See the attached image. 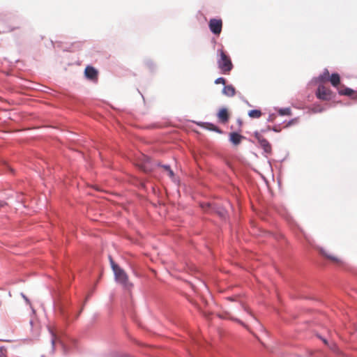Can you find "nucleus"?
Here are the masks:
<instances>
[{"label":"nucleus","mask_w":357,"mask_h":357,"mask_svg":"<svg viewBox=\"0 0 357 357\" xmlns=\"http://www.w3.org/2000/svg\"><path fill=\"white\" fill-rule=\"evenodd\" d=\"M58 342H59V344H61V346L62 347L63 354H66V355L68 354L69 351L70 350V347H68L66 344H65L60 339L58 340Z\"/></svg>","instance_id":"nucleus-23"},{"label":"nucleus","mask_w":357,"mask_h":357,"mask_svg":"<svg viewBox=\"0 0 357 357\" xmlns=\"http://www.w3.org/2000/svg\"><path fill=\"white\" fill-rule=\"evenodd\" d=\"M260 131H261V134H263V133H266L268 131H271V130H267V127H266V128L261 129Z\"/></svg>","instance_id":"nucleus-35"},{"label":"nucleus","mask_w":357,"mask_h":357,"mask_svg":"<svg viewBox=\"0 0 357 357\" xmlns=\"http://www.w3.org/2000/svg\"><path fill=\"white\" fill-rule=\"evenodd\" d=\"M59 311H60L61 314L63 317V318H65V319L68 318L70 312H69L68 310L64 305H62L59 307Z\"/></svg>","instance_id":"nucleus-21"},{"label":"nucleus","mask_w":357,"mask_h":357,"mask_svg":"<svg viewBox=\"0 0 357 357\" xmlns=\"http://www.w3.org/2000/svg\"><path fill=\"white\" fill-rule=\"evenodd\" d=\"M121 357H132V356L127 355V354H123V355H121Z\"/></svg>","instance_id":"nucleus-38"},{"label":"nucleus","mask_w":357,"mask_h":357,"mask_svg":"<svg viewBox=\"0 0 357 357\" xmlns=\"http://www.w3.org/2000/svg\"><path fill=\"white\" fill-rule=\"evenodd\" d=\"M217 118L218 119L219 121L222 123H226L229 120V113L227 109V108L223 107L219 109L218 112H217Z\"/></svg>","instance_id":"nucleus-7"},{"label":"nucleus","mask_w":357,"mask_h":357,"mask_svg":"<svg viewBox=\"0 0 357 357\" xmlns=\"http://www.w3.org/2000/svg\"><path fill=\"white\" fill-rule=\"evenodd\" d=\"M258 143L259 146L263 149L264 153L271 154L272 153V146L266 138L261 139V141Z\"/></svg>","instance_id":"nucleus-10"},{"label":"nucleus","mask_w":357,"mask_h":357,"mask_svg":"<svg viewBox=\"0 0 357 357\" xmlns=\"http://www.w3.org/2000/svg\"><path fill=\"white\" fill-rule=\"evenodd\" d=\"M144 63L151 72H154L156 70V65L152 59L146 58L144 60Z\"/></svg>","instance_id":"nucleus-14"},{"label":"nucleus","mask_w":357,"mask_h":357,"mask_svg":"<svg viewBox=\"0 0 357 357\" xmlns=\"http://www.w3.org/2000/svg\"><path fill=\"white\" fill-rule=\"evenodd\" d=\"M254 136L256 138V139L257 140V142H259V141H261V139H264V137L261 135V131H255L254 132Z\"/></svg>","instance_id":"nucleus-27"},{"label":"nucleus","mask_w":357,"mask_h":357,"mask_svg":"<svg viewBox=\"0 0 357 357\" xmlns=\"http://www.w3.org/2000/svg\"><path fill=\"white\" fill-rule=\"evenodd\" d=\"M3 202H1V201H0V208H1V207H2V206H3Z\"/></svg>","instance_id":"nucleus-41"},{"label":"nucleus","mask_w":357,"mask_h":357,"mask_svg":"<svg viewBox=\"0 0 357 357\" xmlns=\"http://www.w3.org/2000/svg\"><path fill=\"white\" fill-rule=\"evenodd\" d=\"M326 110V108L319 104H314L310 109L312 113H321Z\"/></svg>","instance_id":"nucleus-18"},{"label":"nucleus","mask_w":357,"mask_h":357,"mask_svg":"<svg viewBox=\"0 0 357 357\" xmlns=\"http://www.w3.org/2000/svg\"><path fill=\"white\" fill-rule=\"evenodd\" d=\"M222 93L227 97H233L236 94V89L232 84L225 85Z\"/></svg>","instance_id":"nucleus-11"},{"label":"nucleus","mask_w":357,"mask_h":357,"mask_svg":"<svg viewBox=\"0 0 357 357\" xmlns=\"http://www.w3.org/2000/svg\"><path fill=\"white\" fill-rule=\"evenodd\" d=\"M275 110H277L278 114L280 116H291V110L290 107H282V108H275Z\"/></svg>","instance_id":"nucleus-16"},{"label":"nucleus","mask_w":357,"mask_h":357,"mask_svg":"<svg viewBox=\"0 0 357 357\" xmlns=\"http://www.w3.org/2000/svg\"><path fill=\"white\" fill-rule=\"evenodd\" d=\"M41 357H45V355H42Z\"/></svg>","instance_id":"nucleus-43"},{"label":"nucleus","mask_w":357,"mask_h":357,"mask_svg":"<svg viewBox=\"0 0 357 357\" xmlns=\"http://www.w3.org/2000/svg\"><path fill=\"white\" fill-rule=\"evenodd\" d=\"M4 347H0V357L3 356Z\"/></svg>","instance_id":"nucleus-33"},{"label":"nucleus","mask_w":357,"mask_h":357,"mask_svg":"<svg viewBox=\"0 0 357 357\" xmlns=\"http://www.w3.org/2000/svg\"><path fill=\"white\" fill-rule=\"evenodd\" d=\"M109 260L111 268L114 273L115 272V271H117L118 269L121 268V267L113 261L111 257H109Z\"/></svg>","instance_id":"nucleus-24"},{"label":"nucleus","mask_w":357,"mask_h":357,"mask_svg":"<svg viewBox=\"0 0 357 357\" xmlns=\"http://www.w3.org/2000/svg\"><path fill=\"white\" fill-rule=\"evenodd\" d=\"M330 76L329 71L325 68L324 72L317 77V79H321L322 82H326L328 80Z\"/></svg>","instance_id":"nucleus-20"},{"label":"nucleus","mask_w":357,"mask_h":357,"mask_svg":"<svg viewBox=\"0 0 357 357\" xmlns=\"http://www.w3.org/2000/svg\"><path fill=\"white\" fill-rule=\"evenodd\" d=\"M204 124L206 125V128L208 130H211V131H214L217 133H222V130L218 127L215 124L213 123H209V122H206V123H203Z\"/></svg>","instance_id":"nucleus-15"},{"label":"nucleus","mask_w":357,"mask_h":357,"mask_svg":"<svg viewBox=\"0 0 357 357\" xmlns=\"http://www.w3.org/2000/svg\"><path fill=\"white\" fill-rule=\"evenodd\" d=\"M355 98H356V100H357V97H356Z\"/></svg>","instance_id":"nucleus-44"},{"label":"nucleus","mask_w":357,"mask_h":357,"mask_svg":"<svg viewBox=\"0 0 357 357\" xmlns=\"http://www.w3.org/2000/svg\"><path fill=\"white\" fill-rule=\"evenodd\" d=\"M217 64L222 74H228L234 68L229 55L222 49L217 50Z\"/></svg>","instance_id":"nucleus-1"},{"label":"nucleus","mask_w":357,"mask_h":357,"mask_svg":"<svg viewBox=\"0 0 357 357\" xmlns=\"http://www.w3.org/2000/svg\"><path fill=\"white\" fill-rule=\"evenodd\" d=\"M267 130H271L275 132H280L281 131V128H280L279 126H267Z\"/></svg>","instance_id":"nucleus-25"},{"label":"nucleus","mask_w":357,"mask_h":357,"mask_svg":"<svg viewBox=\"0 0 357 357\" xmlns=\"http://www.w3.org/2000/svg\"><path fill=\"white\" fill-rule=\"evenodd\" d=\"M115 280L124 287L128 288L129 286L128 276L123 268H119L114 273Z\"/></svg>","instance_id":"nucleus-5"},{"label":"nucleus","mask_w":357,"mask_h":357,"mask_svg":"<svg viewBox=\"0 0 357 357\" xmlns=\"http://www.w3.org/2000/svg\"><path fill=\"white\" fill-rule=\"evenodd\" d=\"M298 121V118H294V119H292L291 120H289L287 123V125H286V127H289L291 126H292L293 124L296 123V122Z\"/></svg>","instance_id":"nucleus-29"},{"label":"nucleus","mask_w":357,"mask_h":357,"mask_svg":"<svg viewBox=\"0 0 357 357\" xmlns=\"http://www.w3.org/2000/svg\"><path fill=\"white\" fill-rule=\"evenodd\" d=\"M315 95L318 99L321 100H331L335 96L331 90L326 89L322 84H319Z\"/></svg>","instance_id":"nucleus-3"},{"label":"nucleus","mask_w":357,"mask_h":357,"mask_svg":"<svg viewBox=\"0 0 357 357\" xmlns=\"http://www.w3.org/2000/svg\"><path fill=\"white\" fill-rule=\"evenodd\" d=\"M22 297L24 298V300H25L27 303H29V299L27 298V297H26V296H25V295H24L23 294H22Z\"/></svg>","instance_id":"nucleus-37"},{"label":"nucleus","mask_w":357,"mask_h":357,"mask_svg":"<svg viewBox=\"0 0 357 357\" xmlns=\"http://www.w3.org/2000/svg\"><path fill=\"white\" fill-rule=\"evenodd\" d=\"M30 324L32 325L33 324V321H30Z\"/></svg>","instance_id":"nucleus-42"},{"label":"nucleus","mask_w":357,"mask_h":357,"mask_svg":"<svg viewBox=\"0 0 357 357\" xmlns=\"http://www.w3.org/2000/svg\"><path fill=\"white\" fill-rule=\"evenodd\" d=\"M320 253H321L323 256L326 257L327 259H328L331 260V261H333V262H335V263H340V260L338 258H337L336 257H334V256H333V255H328V254H326V252H325V250H324V249H322V248L320 250Z\"/></svg>","instance_id":"nucleus-19"},{"label":"nucleus","mask_w":357,"mask_h":357,"mask_svg":"<svg viewBox=\"0 0 357 357\" xmlns=\"http://www.w3.org/2000/svg\"><path fill=\"white\" fill-rule=\"evenodd\" d=\"M214 83L215 84H222L225 86V85H226V79H225V78H224L222 77H220L215 80Z\"/></svg>","instance_id":"nucleus-26"},{"label":"nucleus","mask_w":357,"mask_h":357,"mask_svg":"<svg viewBox=\"0 0 357 357\" xmlns=\"http://www.w3.org/2000/svg\"><path fill=\"white\" fill-rule=\"evenodd\" d=\"M321 82H323L322 81H321V79H317V77H313L309 82V84L310 85H313V84H321Z\"/></svg>","instance_id":"nucleus-28"},{"label":"nucleus","mask_w":357,"mask_h":357,"mask_svg":"<svg viewBox=\"0 0 357 357\" xmlns=\"http://www.w3.org/2000/svg\"><path fill=\"white\" fill-rule=\"evenodd\" d=\"M84 74L87 79L93 82H98V71L93 66H87L84 69Z\"/></svg>","instance_id":"nucleus-6"},{"label":"nucleus","mask_w":357,"mask_h":357,"mask_svg":"<svg viewBox=\"0 0 357 357\" xmlns=\"http://www.w3.org/2000/svg\"><path fill=\"white\" fill-rule=\"evenodd\" d=\"M140 169L146 173L150 172L153 169V165L151 163L150 158H145L144 162L142 164Z\"/></svg>","instance_id":"nucleus-13"},{"label":"nucleus","mask_w":357,"mask_h":357,"mask_svg":"<svg viewBox=\"0 0 357 357\" xmlns=\"http://www.w3.org/2000/svg\"><path fill=\"white\" fill-rule=\"evenodd\" d=\"M241 99H242V100H243L245 104H247L249 107H251V106H252L246 99H245L244 98H242Z\"/></svg>","instance_id":"nucleus-36"},{"label":"nucleus","mask_w":357,"mask_h":357,"mask_svg":"<svg viewBox=\"0 0 357 357\" xmlns=\"http://www.w3.org/2000/svg\"><path fill=\"white\" fill-rule=\"evenodd\" d=\"M210 31L215 36H220L222 29V20L220 18H212L208 22Z\"/></svg>","instance_id":"nucleus-4"},{"label":"nucleus","mask_w":357,"mask_h":357,"mask_svg":"<svg viewBox=\"0 0 357 357\" xmlns=\"http://www.w3.org/2000/svg\"><path fill=\"white\" fill-rule=\"evenodd\" d=\"M48 330H49L50 333L51 335V344H52V351H51V352L54 353V352L55 342L56 341V335L54 334V333L50 328H48Z\"/></svg>","instance_id":"nucleus-22"},{"label":"nucleus","mask_w":357,"mask_h":357,"mask_svg":"<svg viewBox=\"0 0 357 357\" xmlns=\"http://www.w3.org/2000/svg\"><path fill=\"white\" fill-rule=\"evenodd\" d=\"M321 340H323V342H324L325 344H327V343H328L327 340H326L325 338H321Z\"/></svg>","instance_id":"nucleus-39"},{"label":"nucleus","mask_w":357,"mask_h":357,"mask_svg":"<svg viewBox=\"0 0 357 357\" xmlns=\"http://www.w3.org/2000/svg\"><path fill=\"white\" fill-rule=\"evenodd\" d=\"M338 93L340 96H345L356 100L355 98L357 97V92L351 88L345 86L344 89H339Z\"/></svg>","instance_id":"nucleus-9"},{"label":"nucleus","mask_w":357,"mask_h":357,"mask_svg":"<svg viewBox=\"0 0 357 357\" xmlns=\"http://www.w3.org/2000/svg\"><path fill=\"white\" fill-rule=\"evenodd\" d=\"M243 139H245V137L236 131L231 132L229 135V141L234 146L239 145Z\"/></svg>","instance_id":"nucleus-8"},{"label":"nucleus","mask_w":357,"mask_h":357,"mask_svg":"<svg viewBox=\"0 0 357 357\" xmlns=\"http://www.w3.org/2000/svg\"><path fill=\"white\" fill-rule=\"evenodd\" d=\"M167 172H168L169 175L171 177L174 176V173L173 170L171 168Z\"/></svg>","instance_id":"nucleus-34"},{"label":"nucleus","mask_w":357,"mask_h":357,"mask_svg":"<svg viewBox=\"0 0 357 357\" xmlns=\"http://www.w3.org/2000/svg\"><path fill=\"white\" fill-rule=\"evenodd\" d=\"M200 207L205 212L216 213L222 218L225 217L226 211L218 205L212 204L210 202H203L200 204Z\"/></svg>","instance_id":"nucleus-2"},{"label":"nucleus","mask_w":357,"mask_h":357,"mask_svg":"<svg viewBox=\"0 0 357 357\" xmlns=\"http://www.w3.org/2000/svg\"><path fill=\"white\" fill-rule=\"evenodd\" d=\"M225 317V318L230 319H231V320H233V321H236V322H237V323H239V324H243V323L240 319H237V318H234V317H230V316H229V315H228L227 317Z\"/></svg>","instance_id":"nucleus-31"},{"label":"nucleus","mask_w":357,"mask_h":357,"mask_svg":"<svg viewBox=\"0 0 357 357\" xmlns=\"http://www.w3.org/2000/svg\"><path fill=\"white\" fill-rule=\"evenodd\" d=\"M334 87L338 86L340 83V75L337 73H333L328 77V80Z\"/></svg>","instance_id":"nucleus-12"},{"label":"nucleus","mask_w":357,"mask_h":357,"mask_svg":"<svg viewBox=\"0 0 357 357\" xmlns=\"http://www.w3.org/2000/svg\"><path fill=\"white\" fill-rule=\"evenodd\" d=\"M238 123L239 125H241V123H242L241 120V119H238Z\"/></svg>","instance_id":"nucleus-40"},{"label":"nucleus","mask_w":357,"mask_h":357,"mask_svg":"<svg viewBox=\"0 0 357 357\" xmlns=\"http://www.w3.org/2000/svg\"><path fill=\"white\" fill-rule=\"evenodd\" d=\"M261 114V111L258 109H253L248 112V116L252 119H259Z\"/></svg>","instance_id":"nucleus-17"},{"label":"nucleus","mask_w":357,"mask_h":357,"mask_svg":"<svg viewBox=\"0 0 357 357\" xmlns=\"http://www.w3.org/2000/svg\"><path fill=\"white\" fill-rule=\"evenodd\" d=\"M276 118L275 114H270L268 118L267 119V122H273Z\"/></svg>","instance_id":"nucleus-30"},{"label":"nucleus","mask_w":357,"mask_h":357,"mask_svg":"<svg viewBox=\"0 0 357 357\" xmlns=\"http://www.w3.org/2000/svg\"><path fill=\"white\" fill-rule=\"evenodd\" d=\"M158 166L162 167L167 171H168L171 168L169 165H160V163H158Z\"/></svg>","instance_id":"nucleus-32"}]
</instances>
